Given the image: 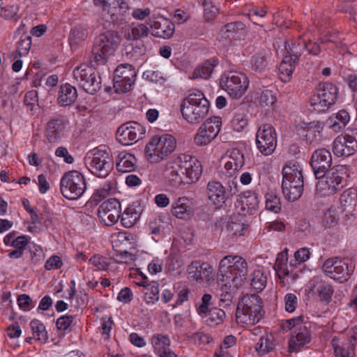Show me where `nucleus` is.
<instances>
[{
    "label": "nucleus",
    "mask_w": 357,
    "mask_h": 357,
    "mask_svg": "<svg viewBox=\"0 0 357 357\" xmlns=\"http://www.w3.org/2000/svg\"><path fill=\"white\" fill-rule=\"evenodd\" d=\"M218 271V280L222 286L237 289L246 280L248 263L241 256L227 255L220 260Z\"/></svg>",
    "instance_id": "obj_1"
},
{
    "label": "nucleus",
    "mask_w": 357,
    "mask_h": 357,
    "mask_svg": "<svg viewBox=\"0 0 357 357\" xmlns=\"http://www.w3.org/2000/svg\"><path fill=\"white\" fill-rule=\"evenodd\" d=\"M209 107V101L204 94L201 91L194 90L182 100L181 112L188 123L197 125L207 116Z\"/></svg>",
    "instance_id": "obj_2"
},
{
    "label": "nucleus",
    "mask_w": 357,
    "mask_h": 357,
    "mask_svg": "<svg viewBox=\"0 0 357 357\" xmlns=\"http://www.w3.org/2000/svg\"><path fill=\"white\" fill-rule=\"evenodd\" d=\"M121 43L118 32L107 31L95 38L91 50V61L96 65H105L113 55Z\"/></svg>",
    "instance_id": "obj_3"
},
{
    "label": "nucleus",
    "mask_w": 357,
    "mask_h": 357,
    "mask_svg": "<svg viewBox=\"0 0 357 357\" xmlns=\"http://www.w3.org/2000/svg\"><path fill=\"white\" fill-rule=\"evenodd\" d=\"M261 298L256 295L244 296L238 302L236 310V320L242 326H253L263 317Z\"/></svg>",
    "instance_id": "obj_4"
},
{
    "label": "nucleus",
    "mask_w": 357,
    "mask_h": 357,
    "mask_svg": "<svg viewBox=\"0 0 357 357\" xmlns=\"http://www.w3.org/2000/svg\"><path fill=\"white\" fill-rule=\"evenodd\" d=\"M344 173L345 168L343 165H335L326 175L317 178L319 181L316 185V195L330 196L342 190L346 183L342 176Z\"/></svg>",
    "instance_id": "obj_5"
},
{
    "label": "nucleus",
    "mask_w": 357,
    "mask_h": 357,
    "mask_svg": "<svg viewBox=\"0 0 357 357\" xmlns=\"http://www.w3.org/2000/svg\"><path fill=\"white\" fill-rule=\"evenodd\" d=\"M60 192L69 200H76L81 197L87 188L84 176L78 171H68L60 180Z\"/></svg>",
    "instance_id": "obj_6"
},
{
    "label": "nucleus",
    "mask_w": 357,
    "mask_h": 357,
    "mask_svg": "<svg viewBox=\"0 0 357 357\" xmlns=\"http://www.w3.org/2000/svg\"><path fill=\"white\" fill-rule=\"evenodd\" d=\"M354 270L355 264L351 259L337 257L327 259L322 265L326 275L340 283L348 281Z\"/></svg>",
    "instance_id": "obj_7"
},
{
    "label": "nucleus",
    "mask_w": 357,
    "mask_h": 357,
    "mask_svg": "<svg viewBox=\"0 0 357 357\" xmlns=\"http://www.w3.org/2000/svg\"><path fill=\"white\" fill-rule=\"evenodd\" d=\"M74 79L79 86L89 94H95L101 89V77L96 70L85 64L73 70Z\"/></svg>",
    "instance_id": "obj_8"
},
{
    "label": "nucleus",
    "mask_w": 357,
    "mask_h": 357,
    "mask_svg": "<svg viewBox=\"0 0 357 357\" xmlns=\"http://www.w3.org/2000/svg\"><path fill=\"white\" fill-rule=\"evenodd\" d=\"M220 84L231 97L239 98L247 91L249 80L243 73L229 71L221 76Z\"/></svg>",
    "instance_id": "obj_9"
},
{
    "label": "nucleus",
    "mask_w": 357,
    "mask_h": 357,
    "mask_svg": "<svg viewBox=\"0 0 357 357\" xmlns=\"http://www.w3.org/2000/svg\"><path fill=\"white\" fill-rule=\"evenodd\" d=\"M338 89L331 82L320 83L317 88V94L311 98V105L318 112H325L334 105L337 100Z\"/></svg>",
    "instance_id": "obj_10"
},
{
    "label": "nucleus",
    "mask_w": 357,
    "mask_h": 357,
    "mask_svg": "<svg viewBox=\"0 0 357 357\" xmlns=\"http://www.w3.org/2000/svg\"><path fill=\"white\" fill-rule=\"evenodd\" d=\"M176 147V139L170 135L154 136L146 144L145 151L148 156H167Z\"/></svg>",
    "instance_id": "obj_11"
},
{
    "label": "nucleus",
    "mask_w": 357,
    "mask_h": 357,
    "mask_svg": "<svg viewBox=\"0 0 357 357\" xmlns=\"http://www.w3.org/2000/svg\"><path fill=\"white\" fill-rule=\"evenodd\" d=\"M256 143L259 151L264 155H271L277 146L276 132L273 126L266 123L258 128Z\"/></svg>",
    "instance_id": "obj_12"
},
{
    "label": "nucleus",
    "mask_w": 357,
    "mask_h": 357,
    "mask_svg": "<svg viewBox=\"0 0 357 357\" xmlns=\"http://www.w3.org/2000/svg\"><path fill=\"white\" fill-rule=\"evenodd\" d=\"M137 73L132 65H119L114 70V88L117 93H123L130 90L134 84Z\"/></svg>",
    "instance_id": "obj_13"
},
{
    "label": "nucleus",
    "mask_w": 357,
    "mask_h": 357,
    "mask_svg": "<svg viewBox=\"0 0 357 357\" xmlns=\"http://www.w3.org/2000/svg\"><path fill=\"white\" fill-rule=\"evenodd\" d=\"M145 128L136 121L122 124L116 131V139L124 146L131 145L143 138Z\"/></svg>",
    "instance_id": "obj_14"
},
{
    "label": "nucleus",
    "mask_w": 357,
    "mask_h": 357,
    "mask_svg": "<svg viewBox=\"0 0 357 357\" xmlns=\"http://www.w3.org/2000/svg\"><path fill=\"white\" fill-rule=\"evenodd\" d=\"M222 120L219 116L207 119L198 129L195 136L197 145H207L213 140L220 131Z\"/></svg>",
    "instance_id": "obj_15"
},
{
    "label": "nucleus",
    "mask_w": 357,
    "mask_h": 357,
    "mask_svg": "<svg viewBox=\"0 0 357 357\" xmlns=\"http://www.w3.org/2000/svg\"><path fill=\"white\" fill-rule=\"evenodd\" d=\"M121 214V205L116 198H110L103 202L98 207L97 215L100 222L106 226H112L119 220Z\"/></svg>",
    "instance_id": "obj_16"
},
{
    "label": "nucleus",
    "mask_w": 357,
    "mask_h": 357,
    "mask_svg": "<svg viewBox=\"0 0 357 357\" xmlns=\"http://www.w3.org/2000/svg\"><path fill=\"white\" fill-rule=\"evenodd\" d=\"M174 164L179 168L182 174H185L188 183L197 182L202 174V162L197 158H189L182 160L181 158H176Z\"/></svg>",
    "instance_id": "obj_17"
},
{
    "label": "nucleus",
    "mask_w": 357,
    "mask_h": 357,
    "mask_svg": "<svg viewBox=\"0 0 357 357\" xmlns=\"http://www.w3.org/2000/svg\"><path fill=\"white\" fill-rule=\"evenodd\" d=\"M85 164L91 174L100 178H105L113 169L112 158H85Z\"/></svg>",
    "instance_id": "obj_18"
},
{
    "label": "nucleus",
    "mask_w": 357,
    "mask_h": 357,
    "mask_svg": "<svg viewBox=\"0 0 357 357\" xmlns=\"http://www.w3.org/2000/svg\"><path fill=\"white\" fill-rule=\"evenodd\" d=\"M259 204L258 195L255 192L248 191L238 196L235 206L238 213L245 216L247 214H252L258 208Z\"/></svg>",
    "instance_id": "obj_19"
},
{
    "label": "nucleus",
    "mask_w": 357,
    "mask_h": 357,
    "mask_svg": "<svg viewBox=\"0 0 357 357\" xmlns=\"http://www.w3.org/2000/svg\"><path fill=\"white\" fill-rule=\"evenodd\" d=\"M66 123V118L63 115H56L51 119L47 123L45 129L47 139L50 142L53 143L60 139L64 131Z\"/></svg>",
    "instance_id": "obj_20"
},
{
    "label": "nucleus",
    "mask_w": 357,
    "mask_h": 357,
    "mask_svg": "<svg viewBox=\"0 0 357 357\" xmlns=\"http://www.w3.org/2000/svg\"><path fill=\"white\" fill-rule=\"evenodd\" d=\"M151 35L164 39L170 38L174 32V24L167 18L160 17L156 20H151L149 23Z\"/></svg>",
    "instance_id": "obj_21"
},
{
    "label": "nucleus",
    "mask_w": 357,
    "mask_h": 357,
    "mask_svg": "<svg viewBox=\"0 0 357 357\" xmlns=\"http://www.w3.org/2000/svg\"><path fill=\"white\" fill-rule=\"evenodd\" d=\"M206 195L208 199L218 207L222 206L228 198L223 185L220 181L214 180L208 181L206 186Z\"/></svg>",
    "instance_id": "obj_22"
},
{
    "label": "nucleus",
    "mask_w": 357,
    "mask_h": 357,
    "mask_svg": "<svg viewBox=\"0 0 357 357\" xmlns=\"http://www.w3.org/2000/svg\"><path fill=\"white\" fill-rule=\"evenodd\" d=\"M303 180L282 178V189L284 197L294 202L298 199L303 192Z\"/></svg>",
    "instance_id": "obj_23"
},
{
    "label": "nucleus",
    "mask_w": 357,
    "mask_h": 357,
    "mask_svg": "<svg viewBox=\"0 0 357 357\" xmlns=\"http://www.w3.org/2000/svg\"><path fill=\"white\" fill-rule=\"evenodd\" d=\"M311 336L308 327L305 325L298 326L294 331L289 340V347L291 351H296L301 347L310 342Z\"/></svg>",
    "instance_id": "obj_24"
},
{
    "label": "nucleus",
    "mask_w": 357,
    "mask_h": 357,
    "mask_svg": "<svg viewBox=\"0 0 357 357\" xmlns=\"http://www.w3.org/2000/svg\"><path fill=\"white\" fill-rule=\"evenodd\" d=\"M357 151V140L342 139L338 137L333 144V152L335 156H351Z\"/></svg>",
    "instance_id": "obj_25"
},
{
    "label": "nucleus",
    "mask_w": 357,
    "mask_h": 357,
    "mask_svg": "<svg viewBox=\"0 0 357 357\" xmlns=\"http://www.w3.org/2000/svg\"><path fill=\"white\" fill-rule=\"evenodd\" d=\"M151 344L154 352L159 357H177L170 349V340L167 335L157 334L152 337Z\"/></svg>",
    "instance_id": "obj_26"
},
{
    "label": "nucleus",
    "mask_w": 357,
    "mask_h": 357,
    "mask_svg": "<svg viewBox=\"0 0 357 357\" xmlns=\"http://www.w3.org/2000/svg\"><path fill=\"white\" fill-rule=\"evenodd\" d=\"M143 208L139 202L130 204L121 215V222L126 228H130L140 218Z\"/></svg>",
    "instance_id": "obj_27"
},
{
    "label": "nucleus",
    "mask_w": 357,
    "mask_h": 357,
    "mask_svg": "<svg viewBox=\"0 0 357 357\" xmlns=\"http://www.w3.org/2000/svg\"><path fill=\"white\" fill-rule=\"evenodd\" d=\"M172 213L178 219H189L193 214L192 202L185 197H179L172 206Z\"/></svg>",
    "instance_id": "obj_28"
},
{
    "label": "nucleus",
    "mask_w": 357,
    "mask_h": 357,
    "mask_svg": "<svg viewBox=\"0 0 357 357\" xmlns=\"http://www.w3.org/2000/svg\"><path fill=\"white\" fill-rule=\"evenodd\" d=\"M226 38L241 40L247 34V27L241 21H236L226 24L220 30Z\"/></svg>",
    "instance_id": "obj_29"
},
{
    "label": "nucleus",
    "mask_w": 357,
    "mask_h": 357,
    "mask_svg": "<svg viewBox=\"0 0 357 357\" xmlns=\"http://www.w3.org/2000/svg\"><path fill=\"white\" fill-rule=\"evenodd\" d=\"M350 121V116L344 109L340 110L326 120V125L335 132H340L345 128Z\"/></svg>",
    "instance_id": "obj_30"
},
{
    "label": "nucleus",
    "mask_w": 357,
    "mask_h": 357,
    "mask_svg": "<svg viewBox=\"0 0 357 357\" xmlns=\"http://www.w3.org/2000/svg\"><path fill=\"white\" fill-rule=\"evenodd\" d=\"M77 98V91L75 87L66 83L60 86L57 102L60 106L73 105Z\"/></svg>",
    "instance_id": "obj_31"
},
{
    "label": "nucleus",
    "mask_w": 357,
    "mask_h": 357,
    "mask_svg": "<svg viewBox=\"0 0 357 357\" xmlns=\"http://www.w3.org/2000/svg\"><path fill=\"white\" fill-rule=\"evenodd\" d=\"M269 54L267 50L262 49L254 54L250 61L251 70L261 73L268 66Z\"/></svg>",
    "instance_id": "obj_32"
},
{
    "label": "nucleus",
    "mask_w": 357,
    "mask_h": 357,
    "mask_svg": "<svg viewBox=\"0 0 357 357\" xmlns=\"http://www.w3.org/2000/svg\"><path fill=\"white\" fill-rule=\"evenodd\" d=\"M150 29L146 24L142 23H132L124 31V38L128 40H141L147 37L149 34Z\"/></svg>",
    "instance_id": "obj_33"
},
{
    "label": "nucleus",
    "mask_w": 357,
    "mask_h": 357,
    "mask_svg": "<svg viewBox=\"0 0 357 357\" xmlns=\"http://www.w3.org/2000/svg\"><path fill=\"white\" fill-rule=\"evenodd\" d=\"M245 222L243 215L231 217L226 225V230L229 235L242 236L248 228Z\"/></svg>",
    "instance_id": "obj_34"
},
{
    "label": "nucleus",
    "mask_w": 357,
    "mask_h": 357,
    "mask_svg": "<svg viewBox=\"0 0 357 357\" xmlns=\"http://www.w3.org/2000/svg\"><path fill=\"white\" fill-rule=\"evenodd\" d=\"M333 158H311L310 165L316 178L324 176L332 167Z\"/></svg>",
    "instance_id": "obj_35"
},
{
    "label": "nucleus",
    "mask_w": 357,
    "mask_h": 357,
    "mask_svg": "<svg viewBox=\"0 0 357 357\" xmlns=\"http://www.w3.org/2000/svg\"><path fill=\"white\" fill-rule=\"evenodd\" d=\"M285 48L289 53V55L286 56H291L294 61L297 62L306 48V41L303 38V36H300L291 44L287 43Z\"/></svg>",
    "instance_id": "obj_36"
},
{
    "label": "nucleus",
    "mask_w": 357,
    "mask_h": 357,
    "mask_svg": "<svg viewBox=\"0 0 357 357\" xmlns=\"http://www.w3.org/2000/svg\"><path fill=\"white\" fill-rule=\"evenodd\" d=\"M297 62L291 56H284L280 64V78L283 82H289L291 79L292 73Z\"/></svg>",
    "instance_id": "obj_37"
},
{
    "label": "nucleus",
    "mask_w": 357,
    "mask_h": 357,
    "mask_svg": "<svg viewBox=\"0 0 357 357\" xmlns=\"http://www.w3.org/2000/svg\"><path fill=\"white\" fill-rule=\"evenodd\" d=\"M283 178L303 180L302 168L296 160L288 161L282 169Z\"/></svg>",
    "instance_id": "obj_38"
},
{
    "label": "nucleus",
    "mask_w": 357,
    "mask_h": 357,
    "mask_svg": "<svg viewBox=\"0 0 357 357\" xmlns=\"http://www.w3.org/2000/svg\"><path fill=\"white\" fill-rule=\"evenodd\" d=\"M217 65L218 61L216 59H212L206 61L195 69L192 74V78L208 79L211 75L214 68Z\"/></svg>",
    "instance_id": "obj_39"
},
{
    "label": "nucleus",
    "mask_w": 357,
    "mask_h": 357,
    "mask_svg": "<svg viewBox=\"0 0 357 357\" xmlns=\"http://www.w3.org/2000/svg\"><path fill=\"white\" fill-rule=\"evenodd\" d=\"M89 32L86 27L77 25L71 29L68 36L69 43L71 47L77 46L82 43L88 37Z\"/></svg>",
    "instance_id": "obj_40"
},
{
    "label": "nucleus",
    "mask_w": 357,
    "mask_h": 357,
    "mask_svg": "<svg viewBox=\"0 0 357 357\" xmlns=\"http://www.w3.org/2000/svg\"><path fill=\"white\" fill-rule=\"evenodd\" d=\"M146 291L145 292V298L148 303H155L159 299V287L158 283L154 281L149 282L147 278H144V281L142 282Z\"/></svg>",
    "instance_id": "obj_41"
},
{
    "label": "nucleus",
    "mask_w": 357,
    "mask_h": 357,
    "mask_svg": "<svg viewBox=\"0 0 357 357\" xmlns=\"http://www.w3.org/2000/svg\"><path fill=\"white\" fill-rule=\"evenodd\" d=\"M30 326L33 338L41 343H45L48 339V333L44 324L38 319H33L30 322Z\"/></svg>",
    "instance_id": "obj_42"
},
{
    "label": "nucleus",
    "mask_w": 357,
    "mask_h": 357,
    "mask_svg": "<svg viewBox=\"0 0 357 357\" xmlns=\"http://www.w3.org/2000/svg\"><path fill=\"white\" fill-rule=\"evenodd\" d=\"M336 357H351L355 347L352 344L345 342L342 346L339 345L338 341L333 338L331 341Z\"/></svg>",
    "instance_id": "obj_43"
},
{
    "label": "nucleus",
    "mask_w": 357,
    "mask_h": 357,
    "mask_svg": "<svg viewBox=\"0 0 357 357\" xmlns=\"http://www.w3.org/2000/svg\"><path fill=\"white\" fill-rule=\"evenodd\" d=\"M176 158L168 161L165 169V176L167 177L169 181L174 182V185L181 184L183 181L179 176L178 170L179 168L174 164Z\"/></svg>",
    "instance_id": "obj_44"
},
{
    "label": "nucleus",
    "mask_w": 357,
    "mask_h": 357,
    "mask_svg": "<svg viewBox=\"0 0 357 357\" xmlns=\"http://www.w3.org/2000/svg\"><path fill=\"white\" fill-rule=\"evenodd\" d=\"M250 285L257 291H262L266 285L267 279L262 271L256 270L251 275Z\"/></svg>",
    "instance_id": "obj_45"
},
{
    "label": "nucleus",
    "mask_w": 357,
    "mask_h": 357,
    "mask_svg": "<svg viewBox=\"0 0 357 357\" xmlns=\"http://www.w3.org/2000/svg\"><path fill=\"white\" fill-rule=\"evenodd\" d=\"M114 190L115 182L114 181H107L101 188L96 190L92 196L93 200L96 202H100L102 199L106 197Z\"/></svg>",
    "instance_id": "obj_46"
},
{
    "label": "nucleus",
    "mask_w": 357,
    "mask_h": 357,
    "mask_svg": "<svg viewBox=\"0 0 357 357\" xmlns=\"http://www.w3.org/2000/svg\"><path fill=\"white\" fill-rule=\"evenodd\" d=\"M217 0H203L204 16L206 21L213 20L219 13V8L214 5Z\"/></svg>",
    "instance_id": "obj_47"
},
{
    "label": "nucleus",
    "mask_w": 357,
    "mask_h": 357,
    "mask_svg": "<svg viewBox=\"0 0 357 357\" xmlns=\"http://www.w3.org/2000/svg\"><path fill=\"white\" fill-rule=\"evenodd\" d=\"M137 166V158H120L116 164V169L121 172H132Z\"/></svg>",
    "instance_id": "obj_48"
},
{
    "label": "nucleus",
    "mask_w": 357,
    "mask_h": 357,
    "mask_svg": "<svg viewBox=\"0 0 357 357\" xmlns=\"http://www.w3.org/2000/svg\"><path fill=\"white\" fill-rule=\"evenodd\" d=\"M266 208L271 212L278 213L281 210L280 198L274 192H268L266 196Z\"/></svg>",
    "instance_id": "obj_49"
},
{
    "label": "nucleus",
    "mask_w": 357,
    "mask_h": 357,
    "mask_svg": "<svg viewBox=\"0 0 357 357\" xmlns=\"http://www.w3.org/2000/svg\"><path fill=\"white\" fill-rule=\"evenodd\" d=\"M275 348V344L268 336H262L256 345V351L260 356H264Z\"/></svg>",
    "instance_id": "obj_50"
},
{
    "label": "nucleus",
    "mask_w": 357,
    "mask_h": 357,
    "mask_svg": "<svg viewBox=\"0 0 357 357\" xmlns=\"http://www.w3.org/2000/svg\"><path fill=\"white\" fill-rule=\"evenodd\" d=\"M31 46V37L28 35H22L20 40L17 43V49L14 56L15 59L21 57L28 54Z\"/></svg>",
    "instance_id": "obj_51"
},
{
    "label": "nucleus",
    "mask_w": 357,
    "mask_h": 357,
    "mask_svg": "<svg viewBox=\"0 0 357 357\" xmlns=\"http://www.w3.org/2000/svg\"><path fill=\"white\" fill-rule=\"evenodd\" d=\"M252 153L251 148L245 143L237 144L226 152L227 156H248Z\"/></svg>",
    "instance_id": "obj_52"
},
{
    "label": "nucleus",
    "mask_w": 357,
    "mask_h": 357,
    "mask_svg": "<svg viewBox=\"0 0 357 357\" xmlns=\"http://www.w3.org/2000/svg\"><path fill=\"white\" fill-rule=\"evenodd\" d=\"M357 199V190L349 188L343 192L340 197V202L343 206L354 205Z\"/></svg>",
    "instance_id": "obj_53"
},
{
    "label": "nucleus",
    "mask_w": 357,
    "mask_h": 357,
    "mask_svg": "<svg viewBox=\"0 0 357 357\" xmlns=\"http://www.w3.org/2000/svg\"><path fill=\"white\" fill-rule=\"evenodd\" d=\"M287 249L278 253L274 268L278 273H281L284 275H288L289 272L287 270V262L288 259Z\"/></svg>",
    "instance_id": "obj_54"
},
{
    "label": "nucleus",
    "mask_w": 357,
    "mask_h": 357,
    "mask_svg": "<svg viewBox=\"0 0 357 357\" xmlns=\"http://www.w3.org/2000/svg\"><path fill=\"white\" fill-rule=\"evenodd\" d=\"M318 291L321 301L325 303H329L331 301L334 291L332 285L326 283L321 284L318 288Z\"/></svg>",
    "instance_id": "obj_55"
},
{
    "label": "nucleus",
    "mask_w": 357,
    "mask_h": 357,
    "mask_svg": "<svg viewBox=\"0 0 357 357\" xmlns=\"http://www.w3.org/2000/svg\"><path fill=\"white\" fill-rule=\"evenodd\" d=\"M231 123L234 130L241 132L248 126V119L243 113H236Z\"/></svg>",
    "instance_id": "obj_56"
},
{
    "label": "nucleus",
    "mask_w": 357,
    "mask_h": 357,
    "mask_svg": "<svg viewBox=\"0 0 357 357\" xmlns=\"http://www.w3.org/2000/svg\"><path fill=\"white\" fill-rule=\"evenodd\" d=\"M75 319L73 315H63L59 317L56 322V326L58 330L63 331H70V326Z\"/></svg>",
    "instance_id": "obj_57"
},
{
    "label": "nucleus",
    "mask_w": 357,
    "mask_h": 357,
    "mask_svg": "<svg viewBox=\"0 0 357 357\" xmlns=\"http://www.w3.org/2000/svg\"><path fill=\"white\" fill-rule=\"evenodd\" d=\"M276 101V97L270 90H264L259 97V103L261 107H270Z\"/></svg>",
    "instance_id": "obj_58"
},
{
    "label": "nucleus",
    "mask_w": 357,
    "mask_h": 357,
    "mask_svg": "<svg viewBox=\"0 0 357 357\" xmlns=\"http://www.w3.org/2000/svg\"><path fill=\"white\" fill-rule=\"evenodd\" d=\"M90 263L95 266L97 270L102 271L108 268L109 263L107 259L100 255H95L89 259Z\"/></svg>",
    "instance_id": "obj_59"
},
{
    "label": "nucleus",
    "mask_w": 357,
    "mask_h": 357,
    "mask_svg": "<svg viewBox=\"0 0 357 357\" xmlns=\"http://www.w3.org/2000/svg\"><path fill=\"white\" fill-rule=\"evenodd\" d=\"M287 153L291 155L298 154L306 155L310 154V149L305 145L301 146L297 143H293L289 146Z\"/></svg>",
    "instance_id": "obj_60"
},
{
    "label": "nucleus",
    "mask_w": 357,
    "mask_h": 357,
    "mask_svg": "<svg viewBox=\"0 0 357 357\" xmlns=\"http://www.w3.org/2000/svg\"><path fill=\"white\" fill-rule=\"evenodd\" d=\"M225 289L223 290L222 289V293L220 294V306L225 307L229 306L232 303L233 295L231 293V289H234V287H230L229 286H225Z\"/></svg>",
    "instance_id": "obj_61"
},
{
    "label": "nucleus",
    "mask_w": 357,
    "mask_h": 357,
    "mask_svg": "<svg viewBox=\"0 0 357 357\" xmlns=\"http://www.w3.org/2000/svg\"><path fill=\"white\" fill-rule=\"evenodd\" d=\"M208 318L209 319L218 324L223 321L225 317V312L222 309L218 307H213L208 310Z\"/></svg>",
    "instance_id": "obj_62"
},
{
    "label": "nucleus",
    "mask_w": 357,
    "mask_h": 357,
    "mask_svg": "<svg viewBox=\"0 0 357 357\" xmlns=\"http://www.w3.org/2000/svg\"><path fill=\"white\" fill-rule=\"evenodd\" d=\"M63 265L62 259L57 255L51 256L45 264V268L47 271L57 270Z\"/></svg>",
    "instance_id": "obj_63"
},
{
    "label": "nucleus",
    "mask_w": 357,
    "mask_h": 357,
    "mask_svg": "<svg viewBox=\"0 0 357 357\" xmlns=\"http://www.w3.org/2000/svg\"><path fill=\"white\" fill-rule=\"evenodd\" d=\"M284 301L285 303V310L289 312H292L296 310L298 299L294 294H287L284 296Z\"/></svg>",
    "instance_id": "obj_64"
}]
</instances>
